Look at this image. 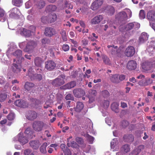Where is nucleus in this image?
Masks as SVG:
<instances>
[{
    "label": "nucleus",
    "instance_id": "nucleus-50",
    "mask_svg": "<svg viewBox=\"0 0 155 155\" xmlns=\"http://www.w3.org/2000/svg\"><path fill=\"white\" fill-rule=\"evenodd\" d=\"M41 21L43 23H46L49 22L48 16H42L41 18Z\"/></svg>",
    "mask_w": 155,
    "mask_h": 155
},
{
    "label": "nucleus",
    "instance_id": "nucleus-16",
    "mask_svg": "<svg viewBox=\"0 0 155 155\" xmlns=\"http://www.w3.org/2000/svg\"><path fill=\"white\" fill-rule=\"evenodd\" d=\"M38 116L37 114L34 111H28L26 115V118L29 120H33L36 119Z\"/></svg>",
    "mask_w": 155,
    "mask_h": 155
},
{
    "label": "nucleus",
    "instance_id": "nucleus-32",
    "mask_svg": "<svg viewBox=\"0 0 155 155\" xmlns=\"http://www.w3.org/2000/svg\"><path fill=\"white\" fill-rule=\"evenodd\" d=\"M84 107V105L81 102H78L77 103L75 110L77 112H80L83 109Z\"/></svg>",
    "mask_w": 155,
    "mask_h": 155
},
{
    "label": "nucleus",
    "instance_id": "nucleus-63",
    "mask_svg": "<svg viewBox=\"0 0 155 155\" xmlns=\"http://www.w3.org/2000/svg\"><path fill=\"white\" fill-rule=\"evenodd\" d=\"M31 152V150L30 149H27L24 150V153L25 155H29Z\"/></svg>",
    "mask_w": 155,
    "mask_h": 155
},
{
    "label": "nucleus",
    "instance_id": "nucleus-54",
    "mask_svg": "<svg viewBox=\"0 0 155 155\" xmlns=\"http://www.w3.org/2000/svg\"><path fill=\"white\" fill-rule=\"evenodd\" d=\"M32 103L35 105H38L41 103V102L36 99L32 98L31 100Z\"/></svg>",
    "mask_w": 155,
    "mask_h": 155
},
{
    "label": "nucleus",
    "instance_id": "nucleus-53",
    "mask_svg": "<svg viewBox=\"0 0 155 155\" xmlns=\"http://www.w3.org/2000/svg\"><path fill=\"white\" fill-rule=\"evenodd\" d=\"M15 114L13 113H10L7 116V118L9 120H12L15 118Z\"/></svg>",
    "mask_w": 155,
    "mask_h": 155
},
{
    "label": "nucleus",
    "instance_id": "nucleus-33",
    "mask_svg": "<svg viewBox=\"0 0 155 155\" xmlns=\"http://www.w3.org/2000/svg\"><path fill=\"white\" fill-rule=\"evenodd\" d=\"M103 62L106 64L110 65L111 64V61L109 58L105 55H103L102 56Z\"/></svg>",
    "mask_w": 155,
    "mask_h": 155
},
{
    "label": "nucleus",
    "instance_id": "nucleus-25",
    "mask_svg": "<svg viewBox=\"0 0 155 155\" xmlns=\"http://www.w3.org/2000/svg\"><path fill=\"white\" fill-rule=\"evenodd\" d=\"M16 45L13 43L10 44V46L9 47L8 50L7 51L6 55L8 58H10V54H12V52L15 50L16 48Z\"/></svg>",
    "mask_w": 155,
    "mask_h": 155
},
{
    "label": "nucleus",
    "instance_id": "nucleus-44",
    "mask_svg": "<svg viewBox=\"0 0 155 155\" xmlns=\"http://www.w3.org/2000/svg\"><path fill=\"white\" fill-rule=\"evenodd\" d=\"M47 146V143H43L40 148V151L41 153H46V147Z\"/></svg>",
    "mask_w": 155,
    "mask_h": 155
},
{
    "label": "nucleus",
    "instance_id": "nucleus-57",
    "mask_svg": "<svg viewBox=\"0 0 155 155\" xmlns=\"http://www.w3.org/2000/svg\"><path fill=\"white\" fill-rule=\"evenodd\" d=\"M139 17L141 19H143L145 18V14L144 11L143 10H141L139 13Z\"/></svg>",
    "mask_w": 155,
    "mask_h": 155
},
{
    "label": "nucleus",
    "instance_id": "nucleus-15",
    "mask_svg": "<svg viewBox=\"0 0 155 155\" xmlns=\"http://www.w3.org/2000/svg\"><path fill=\"white\" fill-rule=\"evenodd\" d=\"M141 67L143 69V71L144 72H148L150 70L151 68L150 63L146 61L142 64Z\"/></svg>",
    "mask_w": 155,
    "mask_h": 155
},
{
    "label": "nucleus",
    "instance_id": "nucleus-22",
    "mask_svg": "<svg viewBox=\"0 0 155 155\" xmlns=\"http://www.w3.org/2000/svg\"><path fill=\"white\" fill-rule=\"evenodd\" d=\"M109 104V102L108 101L104 100L101 102L100 105V109L102 110L101 112L105 110L108 107Z\"/></svg>",
    "mask_w": 155,
    "mask_h": 155
},
{
    "label": "nucleus",
    "instance_id": "nucleus-19",
    "mask_svg": "<svg viewBox=\"0 0 155 155\" xmlns=\"http://www.w3.org/2000/svg\"><path fill=\"white\" fill-rule=\"evenodd\" d=\"M33 133L34 132L31 128L28 127L25 131L24 134L25 135V136H27V138L28 140V139L32 138L34 136Z\"/></svg>",
    "mask_w": 155,
    "mask_h": 155
},
{
    "label": "nucleus",
    "instance_id": "nucleus-60",
    "mask_svg": "<svg viewBox=\"0 0 155 155\" xmlns=\"http://www.w3.org/2000/svg\"><path fill=\"white\" fill-rule=\"evenodd\" d=\"M27 44L25 41L19 43V46L21 48L24 49L25 45H26Z\"/></svg>",
    "mask_w": 155,
    "mask_h": 155
},
{
    "label": "nucleus",
    "instance_id": "nucleus-29",
    "mask_svg": "<svg viewBox=\"0 0 155 155\" xmlns=\"http://www.w3.org/2000/svg\"><path fill=\"white\" fill-rule=\"evenodd\" d=\"M119 103L117 102L113 103L111 105V109L116 113H118L119 112L118 106Z\"/></svg>",
    "mask_w": 155,
    "mask_h": 155
},
{
    "label": "nucleus",
    "instance_id": "nucleus-35",
    "mask_svg": "<svg viewBox=\"0 0 155 155\" xmlns=\"http://www.w3.org/2000/svg\"><path fill=\"white\" fill-rule=\"evenodd\" d=\"M34 86V84L31 82H26L25 83L24 86L25 89L27 91H29Z\"/></svg>",
    "mask_w": 155,
    "mask_h": 155
},
{
    "label": "nucleus",
    "instance_id": "nucleus-61",
    "mask_svg": "<svg viewBox=\"0 0 155 155\" xmlns=\"http://www.w3.org/2000/svg\"><path fill=\"white\" fill-rule=\"evenodd\" d=\"M102 94L104 97H107L109 95V93L107 90H104L102 91Z\"/></svg>",
    "mask_w": 155,
    "mask_h": 155
},
{
    "label": "nucleus",
    "instance_id": "nucleus-43",
    "mask_svg": "<svg viewBox=\"0 0 155 155\" xmlns=\"http://www.w3.org/2000/svg\"><path fill=\"white\" fill-rule=\"evenodd\" d=\"M6 20V17L4 15V11L2 9H0V21L4 22Z\"/></svg>",
    "mask_w": 155,
    "mask_h": 155
},
{
    "label": "nucleus",
    "instance_id": "nucleus-39",
    "mask_svg": "<svg viewBox=\"0 0 155 155\" xmlns=\"http://www.w3.org/2000/svg\"><path fill=\"white\" fill-rule=\"evenodd\" d=\"M147 49L150 56L153 55L155 53V48L153 45L148 47Z\"/></svg>",
    "mask_w": 155,
    "mask_h": 155
},
{
    "label": "nucleus",
    "instance_id": "nucleus-3",
    "mask_svg": "<svg viewBox=\"0 0 155 155\" xmlns=\"http://www.w3.org/2000/svg\"><path fill=\"white\" fill-rule=\"evenodd\" d=\"M25 136L22 133L20 132L17 136L13 138V141L14 142L18 141L21 145H24L28 141V138Z\"/></svg>",
    "mask_w": 155,
    "mask_h": 155
},
{
    "label": "nucleus",
    "instance_id": "nucleus-8",
    "mask_svg": "<svg viewBox=\"0 0 155 155\" xmlns=\"http://www.w3.org/2000/svg\"><path fill=\"white\" fill-rule=\"evenodd\" d=\"M116 20L120 21H125L127 20L128 16L127 14L124 11L120 12L117 14L115 16Z\"/></svg>",
    "mask_w": 155,
    "mask_h": 155
},
{
    "label": "nucleus",
    "instance_id": "nucleus-6",
    "mask_svg": "<svg viewBox=\"0 0 155 155\" xmlns=\"http://www.w3.org/2000/svg\"><path fill=\"white\" fill-rule=\"evenodd\" d=\"M107 48L110 51V53L114 57L119 56L120 54V50L118 49L117 46L114 45H108Z\"/></svg>",
    "mask_w": 155,
    "mask_h": 155
},
{
    "label": "nucleus",
    "instance_id": "nucleus-52",
    "mask_svg": "<svg viewBox=\"0 0 155 155\" xmlns=\"http://www.w3.org/2000/svg\"><path fill=\"white\" fill-rule=\"evenodd\" d=\"M7 96L5 93H2L0 94V101L3 102L5 100Z\"/></svg>",
    "mask_w": 155,
    "mask_h": 155
},
{
    "label": "nucleus",
    "instance_id": "nucleus-20",
    "mask_svg": "<svg viewBox=\"0 0 155 155\" xmlns=\"http://www.w3.org/2000/svg\"><path fill=\"white\" fill-rule=\"evenodd\" d=\"M76 84V82L74 81H72L70 83H68L60 87L61 89L65 90L67 89H70L74 87Z\"/></svg>",
    "mask_w": 155,
    "mask_h": 155
},
{
    "label": "nucleus",
    "instance_id": "nucleus-38",
    "mask_svg": "<svg viewBox=\"0 0 155 155\" xmlns=\"http://www.w3.org/2000/svg\"><path fill=\"white\" fill-rule=\"evenodd\" d=\"M45 5V2L43 0H41L39 1L36 5L37 8L38 9H41L43 8Z\"/></svg>",
    "mask_w": 155,
    "mask_h": 155
},
{
    "label": "nucleus",
    "instance_id": "nucleus-12",
    "mask_svg": "<svg viewBox=\"0 0 155 155\" xmlns=\"http://www.w3.org/2000/svg\"><path fill=\"white\" fill-rule=\"evenodd\" d=\"M135 50L134 48L132 46H128L126 49L125 55L127 57L132 56L135 53Z\"/></svg>",
    "mask_w": 155,
    "mask_h": 155
},
{
    "label": "nucleus",
    "instance_id": "nucleus-4",
    "mask_svg": "<svg viewBox=\"0 0 155 155\" xmlns=\"http://www.w3.org/2000/svg\"><path fill=\"white\" fill-rule=\"evenodd\" d=\"M36 45V43L35 41H29L27 43L26 47L24 49V51L29 53H31Z\"/></svg>",
    "mask_w": 155,
    "mask_h": 155
},
{
    "label": "nucleus",
    "instance_id": "nucleus-45",
    "mask_svg": "<svg viewBox=\"0 0 155 155\" xmlns=\"http://www.w3.org/2000/svg\"><path fill=\"white\" fill-rule=\"evenodd\" d=\"M56 9V6L53 5H50L46 7V10L48 12L54 11Z\"/></svg>",
    "mask_w": 155,
    "mask_h": 155
},
{
    "label": "nucleus",
    "instance_id": "nucleus-40",
    "mask_svg": "<svg viewBox=\"0 0 155 155\" xmlns=\"http://www.w3.org/2000/svg\"><path fill=\"white\" fill-rule=\"evenodd\" d=\"M84 136L86 138L89 143L91 144L93 143L94 140V137L88 134H85Z\"/></svg>",
    "mask_w": 155,
    "mask_h": 155
},
{
    "label": "nucleus",
    "instance_id": "nucleus-9",
    "mask_svg": "<svg viewBox=\"0 0 155 155\" xmlns=\"http://www.w3.org/2000/svg\"><path fill=\"white\" fill-rule=\"evenodd\" d=\"M133 22L130 23L127 25L123 24L120 25L119 27L120 31L123 32L125 31L129 30L134 28Z\"/></svg>",
    "mask_w": 155,
    "mask_h": 155
},
{
    "label": "nucleus",
    "instance_id": "nucleus-55",
    "mask_svg": "<svg viewBox=\"0 0 155 155\" xmlns=\"http://www.w3.org/2000/svg\"><path fill=\"white\" fill-rule=\"evenodd\" d=\"M76 141L80 144H82L84 143V140L81 137H77L76 138Z\"/></svg>",
    "mask_w": 155,
    "mask_h": 155
},
{
    "label": "nucleus",
    "instance_id": "nucleus-2",
    "mask_svg": "<svg viewBox=\"0 0 155 155\" xmlns=\"http://www.w3.org/2000/svg\"><path fill=\"white\" fill-rule=\"evenodd\" d=\"M32 126L33 129L37 132H40L43 130L47 129L48 127L47 124L40 121L34 122Z\"/></svg>",
    "mask_w": 155,
    "mask_h": 155
},
{
    "label": "nucleus",
    "instance_id": "nucleus-13",
    "mask_svg": "<svg viewBox=\"0 0 155 155\" xmlns=\"http://www.w3.org/2000/svg\"><path fill=\"white\" fill-rule=\"evenodd\" d=\"M84 150L85 152L94 155L96 153V150L95 147L93 146L87 145L84 148Z\"/></svg>",
    "mask_w": 155,
    "mask_h": 155
},
{
    "label": "nucleus",
    "instance_id": "nucleus-48",
    "mask_svg": "<svg viewBox=\"0 0 155 155\" xmlns=\"http://www.w3.org/2000/svg\"><path fill=\"white\" fill-rule=\"evenodd\" d=\"M153 80L150 78H147L145 79L143 84L145 85H148L153 82Z\"/></svg>",
    "mask_w": 155,
    "mask_h": 155
},
{
    "label": "nucleus",
    "instance_id": "nucleus-23",
    "mask_svg": "<svg viewBox=\"0 0 155 155\" xmlns=\"http://www.w3.org/2000/svg\"><path fill=\"white\" fill-rule=\"evenodd\" d=\"M148 38L147 34L145 32H143L139 37V43L140 44L143 43L147 41Z\"/></svg>",
    "mask_w": 155,
    "mask_h": 155
},
{
    "label": "nucleus",
    "instance_id": "nucleus-37",
    "mask_svg": "<svg viewBox=\"0 0 155 155\" xmlns=\"http://www.w3.org/2000/svg\"><path fill=\"white\" fill-rule=\"evenodd\" d=\"M130 149L128 144H125L123 146L121 149V150L124 153L129 152Z\"/></svg>",
    "mask_w": 155,
    "mask_h": 155
},
{
    "label": "nucleus",
    "instance_id": "nucleus-26",
    "mask_svg": "<svg viewBox=\"0 0 155 155\" xmlns=\"http://www.w3.org/2000/svg\"><path fill=\"white\" fill-rule=\"evenodd\" d=\"M42 61L41 59L39 57H37L35 58V64L36 66L39 67L37 69V71L40 72L41 71V66Z\"/></svg>",
    "mask_w": 155,
    "mask_h": 155
},
{
    "label": "nucleus",
    "instance_id": "nucleus-64",
    "mask_svg": "<svg viewBox=\"0 0 155 155\" xmlns=\"http://www.w3.org/2000/svg\"><path fill=\"white\" fill-rule=\"evenodd\" d=\"M128 122L126 120H124L122 122V125L124 127H126L128 126Z\"/></svg>",
    "mask_w": 155,
    "mask_h": 155
},
{
    "label": "nucleus",
    "instance_id": "nucleus-18",
    "mask_svg": "<svg viewBox=\"0 0 155 155\" xmlns=\"http://www.w3.org/2000/svg\"><path fill=\"white\" fill-rule=\"evenodd\" d=\"M15 104L17 106L23 108H25L28 106V104L26 102L22 100L16 101L15 102Z\"/></svg>",
    "mask_w": 155,
    "mask_h": 155
},
{
    "label": "nucleus",
    "instance_id": "nucleus-42",
    "mask_svg": "<svg viewBox=\"0 0 155 155\" xmlns=\"http://www.w3.org/2000/svg\"><path fill=\"white\" fill-rule=\"evenodd\" d=\"M13 55L18 58H21L22 55V51L20 50H18L13 53Z\"/></svg>",
    "mask_w": 155,
    "mask_h": 155
},
{
    "label": "nucleus",
    "instance_id": "nucleus-59",
    "mask_svg": "<svg viewBox=\"0 0 155 155\" xmlns=\"http://www.w3.org/2000/svg\"><path fill=\"white\" fill-rule=\"evenodd\" d=\"M62 49L65 51H68L69 49V47L68 45H63L62 47Z\"/></svg>",
    "mask_w": 155,
    "mask_h": 155
},
{
    "label": "nucleus",
    "instance_id": "nucleus-21",
    "mask_svg": "<svg viewBox=\"0 0 155 155\" xmlns=\"http://www.w3.org/2000/svg\"><path fill=\"white\" fill-rule=\"evenodd\" d=\"M45 33L46 36L51 37L55 34V31L52 28L48 27L45 29Z\"/></svg>",
    "mask_w": 155,
    "mask_h": 155
},
{
    "label": "nucleus",
    "instance_id": "nucleus-36",
    "mask_svg": "<svg viewBox=\"0 0 155 155\" xmlns=\"http://www.w3.org/2000/svg\"><path fill=\"white\" fill-rule=\"evenodd\" d=\"M49 18V22L51 23L55 21L57 18V16L55 14L53 13L48 15Z\"/></svg>",
    "mask_w": 155,
    "mask_h": 155
},
{
    "label": "nucleus",
    "instance_id": "nucleus-41",
    "mask_svg": "<svg viewBox=\"0 0 155 155\" xmlns=\"http://www.w3.org/2000/svg\"><path fill=\"white\" fill-rule=\"evenodd\" d=\"M124 138L126 141L129 142H132L134 140V137L131 134L128 136H125L124 137Z\"/></svg>",
    "mask_w": 155,
    "mask_h": 155
},
{
    "label": "nucleus",
    "instance_id": "nucleus-7",
    "mask_svg": "<svg viewBox=\"0 0 155 155\" xmlns=\"http://www.w3.org/2000/svg\"><path fill=\"white\" fill-rule=\"evenodd\" d=\"M34 73V71L33 70L32 68L29 69L28 71V75L30 78L31 80L36 79L40 81L41 79L42 76L41 74H36Z\"/></svg>",
    "mask_w": 155,
    "mask_h": 155
},
{
    "label": "nucleus",
    "instance_id": "nucleus-27",
    "mask_svg": "<svg viewBox=\"0 0 155 155\" xmlns=\"http://www.w3.org/2000/svg\"><path fill=\"white\" fill-rule=\"evenodd\" d=\"M136 63L133 60H131L128 61L127 64V68L129 70H134L136 69Z\"/></svg>",
    "mask_w": 155,
    "mask_h": 155
},
{
    "label": "nucleus",
    "instance_id": "nucleus-46",
    "mask_svg": "<svg viewBox=\"0 0 155 155\" xmlns=\"http://www.w3.org/2000/svg\"><path fill=\"white\" fill-rule=\"evenodd\" d=\"M14 5L18 7L20 6L22 3V0H12Z\"/></svg>",
    "mask_w": 155,
    "mask_h": 155
},
{
    "label": "nucleus",
    "instance_id": "nucleus-30",
    "mask_svg": "<svg viewBox=\"0 0 155 155\" xmlns=\"http://www.w3.org/2000/svg\"><path fill=\"white\" fill-rule=\"evenodd\" d=\"M119 75L118 74H111L110 79L111 82L114 83H118L119 82L118 78Z\"/></svg>",
    "mask_w": 155,
    "mask_h": 155
},
{
    "label": "nucleus",
    "instance_id": "nucleus-56",
    "mask_svg": "<svg viewBox=\"0 0 155 155\" xmlns=\"http://www.w3.org/2000/svg\"><path fill=\"white\" fill-rule=\"evenodd\" d=\"M65 8L68 9H72L73 8V6L71 3H69L68 2H66L65 4Z\"/></svg>",
    "mask_w": 155,
    "mask_h": 155
},
{
    "label": "nucleus",
    "instance_id": "nucleus-62",
    "mask_svg": "<svg viewBox=\"0 0 155 155\" xmlns=\"http://www.w3.org/2000/svg\"><path fill=\"white\" fill-rule=\"evenodd\" d=\"M65 150H64L63 152L65 155H71L70 150L68 148H66Z\"/></svg>",
    "mask_w": 155,
    "mask_h": 155
},
{
    "label": "nucleus",
    "instance_id": "nucleus-31",
    "mask_svg": "<svg viewBox=\"0 0 155 155\" xmlns=\"http://www.w3.org/2000/svg\"><path fill=\"white\" fill-rule=\"evenodd\" d=\"M12 71L15 73H18L21 70L20 66H18L15 63H13L12 66Z\"/></svg>",
    "mask_w": 155,
    "mask_h": 155
},
{
    "label": "nucleus",
    "instance_id": "nucleus-24",
    "mask_svg": "<svg viewBox=\"0 0 155 155\" xmlns=\"http://www.w3.org/2000/svg\"><path fill=\"white\" fill-rule=\"evenodd\" d=\"M103 17L102 15H99L95 17L92 19L91 21V23L92 25H96L99 23L103 19Z\"/></svg>",
    "mask_w": 155,
    "mask_h": 155
},
{
    "label": "nucleus",
    "instance_id": "nucleus-51",
    "mask_svg": "<svg viewBox=\"0 0 155 155\" xmlns=\"http://www.w3.org/2000/svg\"><path fill=\"white\" fill-rule=\"evenodd\" d=\"M117 140L116 138H114L112 140L110 143L111 147V148L113 149L114 148L115 146L117 144Z\"/></svg>",
    "mask_w": 155,
    "mask_h": 155
},
{
    "label": "nucleus",
    "instance_id": "nucleus-10",
    "mask_svg": "<svg viewBox=\"0 0 155 155\" xmlns=\"http://www.w3.org/2000/svg\"><path fill=\"white\" fill-rule=\"evenodd\" d=\"M21 15V13L19 10L18 8H15L11 10L9 16L12 18H17Z\"/></svg>",
    "mask_w": 155,
    "mask_h": 155
},
{
    "label": "nucleus",
    "instance_id": "nucleus-11",
    "mask_svg": "<svg viewBox=\"0 0 155 155\" xmlns=\"http://www.w3.org/2000/svg\"><path fill=\"white\" fill-rule=\"evenodd\" d=\"M56 66L55 63L53 61L50 60L45 62V68L48 71L54 69Z\"/></svg>",
    "mask_w": 155,
    "mask_h": 155
},
{
    "label": "nucleus",
    "instance_id": "nucleus-58",
    "mask_svg": "<svg viewBox=\"0 0 155 155\" xmlns=\"http://www.w3.org/2000/svg\"><path fill=\"white\" fill-rule=\"evenodd\" d=\"M50 42V40L46 38H43L41 40V42L43 44H48Z\"/></svg>",
    "mask_w": 155,
    "mask_h": 155
},
{
    "label": "nucleus",
    "instance_id": "nucleus-1",
    "mask_svg": "<svg viewBox=\"0 0 155 155\" xmlns=\"http://www.w3.org/2000/svg\"><path fill=\"white\" fill-rule=\"evenodd\" d=\"M35 31V27L33 26H30L28 29L21 28L18 29L16 31L17 35L20 34L26 37H30L34 34Z\"/></svg>",
    "mask_w": 155,
    "mask_h": 155
},
{
    "label": "nucleus",
    "instance_id": "nucleus-14",
    "mask_svg": "<svg viewBox=\"0 0 155 155\" xmlns=\"http://www.w3.org/2000/svg\"><path fill=\"white\" fill-rule=\"evenodd\" d=\"M103 0H96L92 4L91 8L93 10L98 9L103 4Z\"/></svg>",
    "mask_w": 155,
    "mask_h": 155
},
{
    "label": "nucleus",
    "instance_id": "nucleus-49",
    "mask_svg": "<svg viewBox=\"0 0 155 155\" xmlns=\"http://www.w3.org/2000/svg\"><path fill=\"white\" fill-rule=\"evenodd\" d=\"M33 0H30L27 2L25 3V7L27 8H29L31 6H32L33 3Z\"/></svg>",
    "mask_w": 155,
    "mask_h": 155
},
{
    "label": "nucleus",
    "instance_id": "nucleus-47",
    "mask_svg": "<svg viewBox=\"0 0 155 155\" xmlns=\"http://www.w3.org/2000/svg\"><path fill=\"white\" fill-rule=\"evenodd\" d=\"M67 144L68 147L71 146L72 147L74 148H78L79 147L78 144L74 141L72 142L70 144L69 143H68Z\"/></svg>",
    "mask_w": 155,
    "mask_h": 155
},
{
    "label": "nucleus",
    "instance_id": "nucleus-5",
    "mask_svg": "<svg viewBox=\"0 0 155 155\" xmlns=\"http://www.w3.org/2000/svg\"><path fill=\"white\" fill-rule=\"evenodd\" d=\"M65 76L64 75H61L56 78L52 82V84L55 86H58L63 85L64 84V79Z\"/></svg>",
    "mask_w": 155,
    "mask_h": 155
},
{
    "label": "nucleus",
    "instance_id": "nucleus-34",
    "mask_svg": "<svg viewBox=\"0 0 155 155\" xmlns=\"http://www.w3.org/2000/svg\"><path fill=\"white\" fill-rule=\"evenodd\" d=\"M30 146L33 148L37 149L39 146V142L38 141H32L29 143Z\"/></svg>",
    "mask_w": 155,
    "mask_h": 155
},
{
    "label": "nucleus",
    "instance_id": "nucleus-28",
    "mask_svg": "<svg viewBox=\"0 0 155 155\" xmlns=\"http://www.w3.org/2000/svg\"><path fill=\"white\" fill-rule=\"evenodd\" d=\"M147 18L150 21H155V12L150 11L147 13Z\"/></svg>",
    "mask_w": 155,
    "mask_h": 155
},
{
    "label": "nucleus",
    "instance_id": "nucleus-17",
    "mask_svg": "<svg viewBox=\"0 0 155 155\" xmlns=\"http://www.w3.org/2000/svg\"><path fill=\"white\" fill-rule=\"evenodd\" d=\"M73 93L75 97H80L85 94L84 91L82 89H75L73 91Z\"/></svg>",
    "mask_w": 155,
    "mask_h": 155
}]
</instances>
